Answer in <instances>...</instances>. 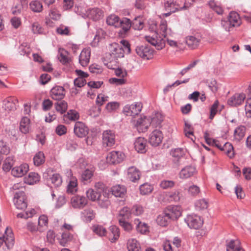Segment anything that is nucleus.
<instances>
[{"mask_svg": "<svg viewBox=\"0 0 251 251\" xmlns=\"http://www.w3.org/2000/svg\"><path fill=\"white\" fill-rule=\"evenodd\" d=\"M186 3L184 5L180 7L179 4L175 0H167L164 2V9L167 13L162 14L164 17H167L171 15L172 13L179 10H183L188 9L190 6Z\"/></svg>", "mask_w": 251, "mask_h": 251, "instance_id": "f03ea898", "label": "nucleus"}, {"mask_svg": "<svg viewBox=\"0 0 251 251\" xmlns=\"http://www.w3.org/2000/svg\"><path fill=\"white\" fill-rule=\"evenodd\" d=\"M195 206L198 210H204L208 207V202L205 199H201L195 202Z\"/></svg>", "mask_w": 251, "mask_h": 251, "instance_id": "4d7b16f0", "label": "nucleus"}, {"mask_svg": "<svg viewBox=\"0 0 251 251\" xmlns=\"http://www.w3.org/2000/svg\"><path fill=\"white\" fill-rule=\"evenodd\" d=\"M19 185V184H16L13 186V189L16 190L14 193L13 202L17 209L24 210L27 206L26 197L24 191L25 188L22 187L20 189Z\"/></svg>", "mask_w": 251, "mask_h": 251, "instance_id": "f257e3e1", "label": "nucleus"}, {"mask_svg": "<svg viewBox=\"0 0 251 251\" xmlns=\"http://www.w3.org/2000/svg\"><path fill=\"white\" fill-rule=\"evenodd\" d=\"M134 223L136 225V230L141 234H146L150 232L149 226L148 224L142 222L138 218L134 219Z\"/></svg>", "mask_w": 251, "mask_h": 251, "instance_id": "bb28decb", "label": "nucleus"}, {"mask_svg": "<svg viewBox=\"0 0 251 251\" xmlns=\"http://www.w3.org/2000/svg\"><path fill=\"white\" fill-rule=\"evenodd\" d=\"M131 27L135 30H140L144 27V22L142 18L140 16L135 17L132 21H131Z\"/></svg>", "mask_w": 251, "mask_h": 251, "instance_id": "8fccbe9b", "label": "nucleus"}, {"mask_svg": "<svg viewBox=\"0 0 251 251\" xmlns=\"http://www.w3.org/2000/svg\"><path fill=\"white\" fill-rule=\"evenodd\" d=\"M29 8L33 12L40 13L43 9L42 3L39 0H33L29 3Z\"/></svg>", "mask_w": 251, "mask_h": 251, "instance_id": "c03bdc74", "label": "nucleus"}, {"mask_svg": "<svg viewBox=\"0 0 251 251\" xmlns=\"http://www.w3.org/2000/svg\"><path fill=\"white\" fill-rule=\"evenodd\" d=\"M55 106L56 111L62 114L66 112L68 108V103L65 100H60L55 103Z\"/></svg>", "mask_w": 251, "mask_h": 251, "instance_id": "09e8293b", "label": "nucleus"}, {"mask_svg": "<svg viewBox=\"0 0 251 251\" xmlns=\"http://www.w3.org/2000/svg\"><path fill=\"white\" fill-rule=\"evenodd\" d=\"M227 19L228 20V22H230L232 26L234 27L238 26L241 24L239 15L234 11H231L229 13Z\"/></svg>", "mask_w": 251, "mask_h": 251, "instance_id": "72a5a7b5", "label": "nucleus"}, {"mask_svg": "<svg viewBox=\"0 0 251 251\" xmlns=\"http://www.w3.org/2000/svg\"><path fill=\"white\" fill-rule=\"evenodd\" d=\"M110 192L115 197L123 198L126 194V188L124 185L117 184L111 188Z\"/></svg>", "mask_w": 251, "mask_h": 251, "instance_id": "6ab92c4d", "label": "nucleus"}, {"mask_svg": "<svg viewBox=\"0 0 251 251\" xmlns=\"http://www.w3.org/2000/svg\"><path fill=\"white\" fill-rule=\"evenodd\" d=\"M74 235L69 231H64L61 236V238H59L60 244L64 247L67 246L70 242L74 239Z\"/></svg>", "mask_w": 251, "mask_h": 251, "instance_id": "7c9ffc66", "label": "nucleus"}, {"mask_svg": "<svg viewBox=\"0 0 251 251\" xmlns=\"http://www.w3.org/2000/svg\"><path fill=\"white\" fill-rule=\"evenodd\" d=\"M219 104V101L216 100L210 107V115L209 118L212 120L217 112V108Z\"/></svg>", "mask_w": 251, "mask_h": 251, "instance_id": "338daca9", "label": "nucleus"}, {"mask_svg": "<svg viewBox=\"0 0 251 251\" xmlns=\"http://www.w3.org/2000/svg\"><path fill=\"white\" fill-rule=\"evenodd\" d=\"M87 203V198L83 196L76 195L71 199V204L74 208L82 209Z\"/></svg>", "mask_w": 251, "mask_h": 251, "instance_id": "f8f14e48", "label": "nucleus"}, {"mask_svg": "<svg viewBox=\"0 0 251 251\" xmlns=\"http://www.w3.org/2000/svg\"><path fill=\"white\" fill-rule=\"evenodd\" d=\"M29 170V166L26 163H23L19 166L13 167L11 170L12 175L17 177L24 176Z\"/></svg>", "mask_w": 251, "mask_h": 251, "instance_id": "dca6fc26", "label": "nucleus"}, {"mask_svg": "<svg viewBox=\"0 0 251 251\" xmlns=\"http://www.w3.org/2000/svg\"><path fill=\"white\" fill-rule=\"evenodd\" d=\"M19 100L15 97H7L2 101V108L8 112L14 111L17 109Z\"/></svg>", "mask_w": 251, "mask_h": 251, "instance_id": "0eeeda50", "label": "nucleus"}, {"mask_svg": "<svg viewBox=\"0 0 251 251\" xmlns=\"http://www.w3.org/2000/svg\"><path fill=\"white\" fill-rule=\"evenodd\" d=\"M196 172V168L192 165L187 166L181 169L179 173V177L182 179L190 177Z\"/></svg>", "mask_w": 251, "mask_h": 251, "instance_id": "4be33fe9", "label": "nucleus"}, {"mask_svg": "<svg viewBox=\"0 0 251 251\" xmlns=\"http://www.w3.org/2000/svg\"><path fill=\"white\" fill-rule=\"evenodd\" d=\"M45 156L42 151H39L35 154L33 157L34 164L36 166H39L44 163Z\"/></svg>", "mask_w": 251, "mask_h": 251, "instance_id": "49530a36", "label": "nucleus"}, {"mask_svg": "<svg viewBox=\"0 0 251 251\" xmlns=\"http://www.w3.org/2000/svg\"><path fill=\"white\" fill-rule=\"evenodd\" d=\"M101 194L100 191H95L92 189H89L86 191L87 198L93 201H97Z\"/></svg>", "mask_w": 251, "mask_h": 251, "instance_id": "de8ad7c7", "label": "nucleus"}, {"mask_svg": "<svg viewBox=\"0 0 251 251\" xmlns=\"http://www.w3.org/2000/svg\"><path fill=\"white\" fill-rule=\"evenodd\" d=\"M125 154L120 151H112L109 152L106 157L107 162L110 164H117L123 162Z\"/></svg>", "mask_w": 251, "mask_h": 251, "instance_id": "423d86ee", "label": "nucleus"}, {"mask_svg": "<svg viewBox=\"0 0 251 251\" xmlns=\"http://www.w3.org/2000/svg\"><path fill=\"white\" fill-rule=\"evenodd\" d=\"M168 197L170 201H178L180 200V193L176 190L171 192L168 193Z\"/></svg>", "mask_w": 251, "mask_h": 251, "instance_id": "680f3d73", "label": "nucleus"}, {"mask_svg": "<svg viewBox=\"0 0 251 251\" xmlns=\"http://www.w3.org/2000/svg\"><path fill=\"white\" fill-rule=\"evenodd\" d=\"M151 122L146 117L144 118H140L136 122V126L139 130L145 132L148 129L149 126L151 125Z\"/></svg>", "mask_w": 251, "mask_h": 251, "instance_id": "a878e982", "label": "nucleus"}, {"mask_svg": "<svg viewBox=\"0 0 251 251\" xmlns=\"http://www.w3.org/2000/svg\"><path fill=\"white\" fill-rule=\"evenodd\" d=\"M163 138L162 132L159 130L155 129L150 134L149 142L151 146L157 147L162 142Z\"/></svg>", "mask_w": 251, "mask_h": 251, "instance_id": "9b49d317", "label": "nucleus"}, {"mask_svg": "<svg viewBox=\"0 0 251 251\" xmlns=\"http://www.w3.org/2000/svg\"><path fill=\"white\" fill-rule=\"evenodd\" d=\"M128 251H141L139 242L135 239H131L127 243Z\"/></svg>", "mask_w": 251, "mask_h": 251, "instance_id": "58836bf2", "label": "nucleus"}, {"mask_svg": "<svg viewBox=\"0 0 251 251\" xmlns=\"http://www.w3.org/2000/svg\"><path fill=\"white\" fill-rule=\"evenodd\" d=\"M135 51L139 57L146 60L151 59L153 53V50L148 45L137 46Z\"/></svg>", "mask_w": 251, "mask_h": 251, "instance_id": "39448f33", "label": "nucleus"}, {"mask_svg": "<svg viewBox=\"0 0 251 251\" xmlns=\"http://www.w3.org/2000/svg\"><path fill=\"white\" fill-rule=\"evenodd\" d=\"M153 189V186L148 183H144L140 186V193L143 195L150 194L152 191Z\"/></svg>", "mask_w": 251, "mask_h": 251, "instance_id": "6e6d98bb", "label": "nucleus"}, {"mask_svg": "<svg viewBox=\"0 0 251 251\" xmlns=\"http://www.w3.org/2000/svg\"><path fill=\"white\" fill-rule=\"evenodd\" d=\"M77 180L73 178L71 180L67 186V192L68 194H73L77 191Z\"/></svg>", "mask_w": 251, "mask_h": 251, "instance_id": "5fc2aeb1", "label": "nucleus"}, {"mask_svg": "<svg viewBox=\"0 0 251 251\" xmlns=\"http://www.w3.org/2000/svg\"><path fill=\"white\" fill-rule=\"evenodd\" d=\"M79 118V113L75 110H70L66 114L64 115V120L67 119L71 121H75Z\"/></svg>", "mask_w": 251, "mask_h": 251, "instance_id": "603ef678", "label": "nucleus"}, {"mask_svg": "<svg viewBox=\"0 0 251 251\" xmlns=\"http://www.w3.org/2000/svg\"><path fill=\"white\" fill-rule=\"evenodd\" d=\"M99 205L103 208H107L110 204V201L109 200L108 194L102 192L97 200Z\"/></svg>", "mask_w": 251, "mask_h": 251, "instance_id": "2f4dec72", "label": "nucleus"}, {"mask_svg": "<svg viewBox=\"0 0 251 251\" xmlns=\"http://www.w3.org/2000/svg\"><path fill=\"white\" fill-rule=\"evenodd\" d=\"M86 15L88 18L96 22L103 18L104 12L100 8L94 7L88 9L86 11Z\"/></svg>", "mask_w": 251, "mask_h": 251, "instance_id": "6e6552de", "label": "nucleus"}, {"mask_svg": "<svg viewBox=\"0 0 251 251\" xmlns=\"http://www.w3.org/2000/svg\"><path fill=\"white\" fill-rule=\"evenodd\" d=\"M121 19L115 14L109 15L106 20V24L109 25H112L115 27H120V21Z\"/></svg>", "mask_w": 251, "mask_h": 251, "instance_id": "ea45409f", "label": "nucleus"}, {"mask_svg": "<svg viewBox=\"0 0 251 251\" xmlns=\"http://www.w3.org/2000/svg\"><path fill=\"white\" fill-rule=\"evenodd\" d=\"M171 155L174 158L173 162L177 165H180L181 160L184 158L185 153L182 148L172 149L171 151Z\"/></svg>", "mask_w": 251, "mask_h": 251, "instance_id": "aec40b11", "label": "nucleus"}, {"mask_svg": "<svg viewBox=\"0 0 251 251\" xmlns=\"http://www.w3.org/2000/svg\"><path fill=\"white\" fill-rule=\"evenodd\" d=\"M163 121V118L162 115L157 113L155 114V115L151 118V125L155 126H159L162 122Z\"/></svg>", "mask_w": 251, "mask_h": 251, "instance_id": "bf43d9fd", "label": "nucleus"}, {"mask_svg": "<svg viewBox=\"0 0 251 251\" xmlns=\"http://www.w3.org/2000/svg\"><path fill=\"white\" fill-rule=\"evenodd\" d=\"M93 231L99 236H107V231L105 228L102 226L99 225H95L92 226Z\"/></svg>", "mask_w": 251, "mask_h": 251, "instance_id": "a18cd8bd", "label": "nucleus"}, {"mask_svg": "<svg viewBox=\"0 0 251 251\" xmlns=\"http://www.w3.org/2000/svg\"><path fill=\"white\" fill-rule=\"evenodd\" d=\"M32 31L34 34H43L44 33V29L38 22L33 23L32 25Z\"/></svg>", "mask_w": 251, "mask_h": 251, "instance_id": "e2e57ef3", "label": "nucleus"}, {"mask_svg": "<svg viewBox=\"0 0 251 251\" xmlns=\"http://www.w3.org/2000/svg\"><path fill=\"white\" fill-rule=\"evenodd\" d=\"M74 132L77 137L83 138L88 134L89 128L83 122L77 121L75 123Z\"/></svg>", "mask_w": 251, "mask_h": 251, "instance_id": "9d476101", "label": "nucleus"}, {"mask_svg": "<svg viewBox=\"0 0 251 251\" xmlns=\"http://www.w3.org/2000/svg\"><path fill=\"white\" fill-rule=\"evenodd\" d=\"M82 218L85 223H90L95 218V214L91 208H87L82 212Z\"/></svg>", "mask_w": 251, "mask_h": 251, "instance_id": "e433bc0d", "label": "nucleus"}, {"mask_svg": "<svg viewBox=\"0 0 251 251\" xmlns=\"http://www.w3.org/2000/svg\"><path fill=\"white\" fill-rule=\"evenodd\" d=\"M68 52L63 49L60 48L58 50V58L60 62L65 64L69 62V59L67 57Z\"/></svg>", "mask_w": 251, "mask_h": 251, "instance_id": "864d4df0", "label": "nucleus"}, {"mask_svg": "<svg viewBox=\"0 0 251 251\" xmlns=\"http://www.w3.org/2000/svg\"><path fill=\"white\" fill-rule=\"evenodd\" d=\"M208 5L209 7L214 11H215L218 15H221L224 13V9L221 6V4L216 2L214 0H210Z\"/></svg>", "mask_w": 251, "mask_h": 251, "instance_id": "37998d69", "label": "nucleus"}, {"mask_svg": "<svg viewBox=\"0 0 251 251\" xmlns=\"http://www.w3.org/2000/svg\"><path fill=\"white\" fill-rule=\"evenodd\" d=\"M50 97L56 100H62L65 97V89L60 86H55L50 91Z\"/></svg>", "mask_w": 251, "mask_h": 251, "instance_id": "4468645a", "label": "nucleus"}, {"mask_svg": "<svg viewBox=\"0 0 251 251\" xmlns=\"http://www.w3.org/2000/svg\"><path fill=\"white\" fill-rule=\"evenodd\" d=\"M90 51L89 49H84L79 56V62L81 66L85 67L88 65L90 61Z\"/></svg>", "mask_w": 251, "mask_h": 251, "instance_id": "c756f323", "label": "nucleus"}, {"mask_svg": "<svg viewBox=\"0 0 251 251\" xmlns=\"http://www.w3.org/2000/svg\"><path fill=\"white\" fill-rule=\"evenodd\" d=\"M141 173L140 171L134 166H131L127 170V178L133 182H137L140 178Z\"/></svg>", "mask_w": 251, "mask_h": 251, "instance_id": "f3484780", "label": "nucleus"}, {"mask_svg": "<svg viewBox=\"0 0 251 251\" xmlns=\"http://www.w3.org/2000/svg\"><path fill=\"white\" fill-rule=\"evenodd\" d=\"M246 132V127L244 126H240L236 128L234 132L233 140L236 142H239L245 136Z\"/></svg>", "mask_w": 251, "mask_h": 251, "instance_id": "473e14b6", "label": "nucleus"}, {"mask_svg": "<svg viewBox=\"0 0 251 251\" xmlns=\"http://www.w3.org/2000/svg\"><path fill=\"white\" fill-rule=\"evenodd\" d=\"M119 25L120 27L122 28V30L120 32H126L132 27L131 21L126 17H124L120 20Z\"/></svg>", "mask_w": 251, "mask_h": 251, "instance_id": "a19ab883", "label": "nucleus"}, {"mask_svg": "<svg viewBox=\"0 0 251 251\" xmlns=\"http://www.w3.org/2000/svg\"><path fill=\"white\" fill-rule=\"evenodd\" d=\"M134 148L138 152L143 153L147 151V140L142 137L136 139L134 143Z\"/></svg>", "mask_w": 251, "mask_h": 251, "instance_id": "412c9836", "label": "nucleus"}, {"mask_svg": "<svg viewBox=\"0 0 251 251\" xmlns=\"http://www.w3.org/2000/svg\"><path fill=\"white\" fill-rule=\"evenodd\" d=\"M131 214L135 216H139L141 215L144 212L143 207L139 204L134 205L132 208L130 209Z\"/></svg>", "mask_w": 251, "mask_h": 251, "instance_id": "0e129e2a", "label": "nucleus"}, {"mask_svg": "<svg viewBox=\"0 0 251 251\" xmlns=\"http://www.w3.org/2000/svg\"><path fill=\"white\" fill-rule=\"evenodd\" d=\"M246 99V95L243 93H236L227 100V104L231 106L237 107L241 105Z\"/></svg>", "mask_w": 251, "mask_h": 251, "instance_id": "ddd939ff", "label": "nucleus"}, {"mask_svg": "<svg viewBox=\"0 0 251 251\" xmlns=\"http://www.w3.org/2000/svg\"><path fill=\"white\" fill-rule=\"evenodd\" d=\"M223 151H224L226 154L230 158L234 157V152L233 147L231 144L226 142L223 146Z\"/></svg>", "mask_w": 251, "mask_h": 251, "instance_id": "3c124183", "label": "nucleus"}, {"mask_svg": "<svg viewBox=\"0 0 251 251\" xmlns=\"http://www.w3.org/2000/svg\"><path fill=\"white\" fill-rule=\"evenodd\" d=\"M131 212L130 208L127 206L124 207L121 209L118 215V221L129 220L131 217Z\"/></svg>", "mask_w": 251, "mask_h": 251, "instance_id": "f704fd0d", "label": "nucleus"}, {"mask_svg": "<svg viewBox=\"0 0 251 251\" xmlns=\"http://www.w3.org/2000/svg\"><path fill=\"white\" fill-rule=\"evenodd\" d=\"M200 40L193 36H189L186 38V43L191 49H195L199 45Z\"/></svg>", "mask_w": 251, "mask_h": 251, "instance_id": "79ce46f5", "label": "nucleus"}, {"mask_svg": "<svg viewBox=\"0 0 251 251\" xmlns=\"http://www.w3.org/2000/svg\"><path fill=\"white\" fill-rule=\"evenodd\" d=\"M51 183L55 187L59 186L62 183V178L59 174H53L50 177Z\"/></svg>", "mask_w": 251, "mask_h": 251, "instance_id": "052dcab7", "label": "nucleus"}, {"mask_svg": "<svg viewBox=\"0 0 251 251\" xmlns=\"http://www.w3.org/2000/svg\"><path fill=\"white\" fill-rule=\"evenodd\" d=\"M235 193L239 199H243L245 197V193L240 185H237L234 188Z\"/></svg>", "mask_w": 251, "mask_h": 251, "instance_id": "774afa93", "label": "nucleus"}, {"mask_svg": "<svg viewBox=\"0 0 251 251\" xmlns=\"http://www.w3.org/2000/svg\"><path fill=\"white\" fill-rule=\"evenodd\" d=\"M120 236L119 228L115 225L111 226L109 227V232L107 234V238L111 243H115Z\"/></svg>", "mask_w": 251, "mask_h": 251, "instance_id": "a211bd4d", "label": "nucleus"}, {"mask_svg": "<svg viewBox=\"0 0 251 251\" xmlns=\"http://www.w3.org/2000/svg\"><path fill=\"white\" fill-rule=\"evenodd\" d=\"M94 172V168L92 167L90 169H86L82 172L81 179L84 184H87L92 181Z\"/></svg>", "mask_w": 251, "mask_h": 251, "instance_id": "cd10ccee", "label": "nucleus"}, {"mask_svg": "<svg viewBox=\"0 0 251 251\" xmlns=\"http://www.w3.org/2000/svg\"><path fill=\"white\" fill-rule=\"evenodd\" d=\"M110 55L113 56L115 59L117 60L118 58H122L124 56V49L116 43L110 44Z\"/></svg>", "mask_w": 251, "mask_h": 251, "instance_id": "2eb2a0df", "label": "nucleus"}, {"mask_svg": "<svg viewBox=\"0 0 251 251\" xmlns=\"http://www.w3.org/2000/svg\"><path fill=\"white\" fill-rule=\"evenodd\" d=\"M171 221V220L170 217L166 215V213L164 210L161 214L157 216L156 219V222L157 224L162 226H167L170 223Z\"/></svg>", "mask_w": 251, "mask_h": 251, "instance_id": "c9c22d12", "label": "nucleus"}, {"mask_svg": "<svg viewBox=\"0 0 251 251\" xmlns=\"http://www.w3.org/2000/svg\"><path fill=\"white\" fill-rule=\"evenodd\" d=\"M30 120L27 117H24L21 119L20 123L19 130L24 134H27L29 131Z\"/></svg>", "mask_w": 251, "mask_h": 251, "instance_id": "c85d7f7f", "label": "nucleus"}, {"mask_svg": "<svg viewBox=\"0 0 251 251\" xmlns=\"http://www.w3.org/2000/svg\"><path fill=\"white\" fill-rule=\"evenodd\" d=\"M145 38L148 42L155 46L158 50L162 49L165 46L164 41L162 39H158L156 35H155V37L146 36Z\"/></svg>", "mask_w": 251, "mask_h": 251, "instance_id": "5701e85b", "label": "nucleus"}, {"mask_svg": "<svg viewBox=\"0 0 251 251\" xmlns=\"http://www.w3.org/2000/svg\"><path fill=\"white\" fill-rule=\"evenodd\" d=\"M164 211L171 220H176L181 215V209L179 205H169Z\"/></svg>", "mask_w": 251, "mask_h": 251, "instance_id": "1a4fd4ad", "label": "nucleus"}, {"mask_svg": "<svg viewBox=\"0 0 251 251\" xmlns=\"http://www.w3.org/2000/svg\"><path fill=\"white\" fill-rule=\"evenodd\" d=\"M226 251H245L239 245V242L238 240H226Z\"/></svg>", "mask_w": 251, "mask_h": 251, "instance_id": "b1692460", "label": "nucleus"}, {"mask_svg": "<svg viewBox=\"0 0 251 251\" xmlns=\"http://www.w3.org/2000/svg\"><path fill=\"white\" fill-rule=\"evenodd\" d=\"M184 220L190 228L195 229L200 228L203 224V220L197 215H188Z\"/></svg>", "mask_w": 251, "mask_h": 251, "instance_id": "20e7f679", "label": "nucleus"}, {"mask_svg": "<svg viewBox=\"0 0 251 251\" xmlns=\"http://www.w3.org/2000/svg\"><path fill=\"white\" fill-rule=\"evenodd\" d=\"M4 235H5V244L7 249H10L12 248L15 243V238L12 231L7 227Z\"/></svg>", "mask_w": 251, "mask_h": 251, "instance_id": "393cba45", "label": "nucleus"}, {"mask_svg": "<svg viewBox=\"0 0 251 251\" xmlns=\"http://www.w3.org/2000/svg\"><path fill=\"white\" fill-rule=\"evenodd\" d=\"M40 176L35 172H30L27 177L25 178V182L29 185H33L39 182Z\"/></svg>", "mask_w": 251, "mask_h": 251, "instance_id": "4c0bfd02", "label": "nucleus"}, {"mask_svg": "<svg viewBox=\"0 0 251 251\" xmlns=\"http://www.w3.org/2000/svg\"><path fill=\"white\" fill-rule=\"evenodd\" d=\"M13 160L10 157L7 158L4 161L2 165V169L4 172H9L13 166Z\"/></svg>", "mask_w": 251, "mask_h": 251, "instance_id": "69168bd1", "label": "nucleus"}, {"mask_svg": "<svg viewBox=\"0 0 251 251\" xmlns=\"http://www.w3.org/2000/svg\"><path fill=\"white\" fill-rule=\"evenodd\" d=\"M115 133L113 130H105L102 134V146L104 148H112L115 145Z\"/></svg>", "mask_w": 251, "mask_h": 251, "instance_id": "7ed1b4c3", "label": "nucleus"}, {"mask_svg": "<svg viewBox=\"0 0 251 251\" xmlns=\"http://www.w3.org/2000/svg\"><path fill=\"white\" fill-rule=\"evenodd\" d=\"M119 224L124 230L126 232H130L133 229V226L131 223L128 222V220H119Z\"/></svg>", "mask_w": 251, "mask_h": 251, "instance_id": "13d9d810", "label": "nucleus"}]
</instances>
